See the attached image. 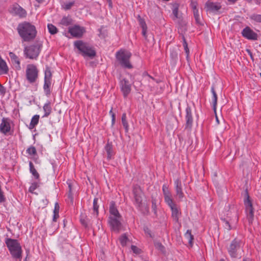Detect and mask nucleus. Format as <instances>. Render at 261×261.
<instances>
[{
  "instance_id": "nucleus-1",
  "label": "nucleus",
  "mask_w": 261,
  "mask_h": 261,
  "mask_svg": "<svg viewBox=\"0 0 261 261\" xmlns=\"http://www.w3.org/2000/svg\"><path fill=\"white\" fill-rule=\"evenodd\" d=\"M17 31L24 42H30L36 38L37 33L35 25L26 21L19 23Z\"/></svg>"
},
{
  "instance_id": "nucleus-2",
  "label": "nucleus",
  "mask_w": 261,
  "mask_h": 261,
  "mask_svg": "<svg viewBox=\"0 0 261 261\" xmlns=\"http://www.w3.org/2000/svg\"><path fill=\"white\" fill-rule=\"evenodd\" d=\"M163 193L165 202L170 207L171 210V217L173 220L176 223L179 222V218L181 215L180 208L174 202L172 194L169 190L168 187L164 185L162 187Z\"/></svg>"
},
{
  "instance_id": "nucleus-3",
  "label": "nucleus",
  "mask_w": 261,
  "mask_h": 261,
  "mask_svg": "<svg viewBox=\"0 0 261 261\" xmlns=\"http://www.w3.org/2000/svg\"><path fill=\"white\" fill-rule=\"evenodd\" d=\"M5 243L12 257L15 259L21 260L22 255V247L16 239L6 238Z\"/></svg>"
},
{
  "instance_id": "nucleus-4",
  "label": "nucleus",
  "mask_w": 261,
  "mask_h": 261,
  "mask_svg": "<svg viewBox=\"0 0 261 261\" xmlns=\"http://www.w3.org/2000/svg\"><path fill=\"white\" fill-rule=\"evenodd\" d=\"M74 46L79 51L80 54L85 58L93 59L96 55L94 48L88 43L82 40H76L74 42Z\"/></svg>"
},
{
  "instance_id": "nucleus-5",
  "label": "nucleus",
  "mask_w": 261,
  "mask_h": 261,
  "mask_svg": "<svg viewBox=\"0 0 261 261\" xmlns=\"http://www.w3.org/2000/svg\"><path fill=\"white\" fill-rule=\"evenodd\" d=\"M42 47V42L39 41L25 47L23 50L25 57L32 60H36L41 51Z\"/></svg>"
},
{
  "instance_id": "nucleus-6",
  "label": "nucleus",
  "mask_w": 261,
  "mask_h": 261,
  "mask_svg": "<svg viewBox=\"0 0 261 261\" xmlns=\"http://www.w3.org/2000/svg\"><path fill=\"white\" fill-rule=\"evenodd\" d=\"M132 54L130 51L121 49L116 53V58L120 65L124 68L132 69L133 67L130 62Z\"/></svg>"
},
{
  "instance_id": "nucleus-7",
  "label": "nucleus",
  "mask_w": 261,
  "mask_h": 261,
  "mask_svg": "<svg viewBox=\"0 0 261 261\" xmlns=\"http://www.w3.org/2000/svg\"><path fill=\"white\" fill-rule=\"evenodd\" d=\"M25 76L28 82L30 84L35 83L39 76V70L37 66L33 64H30L27 65Z\"/></svg>"
},
{
  "instance_id": "nucleus-8",
  "label": "nucleus",
  "mask_w": 261,
  "mask_h": 261,
  "mask_svg": "<svg viewBox=\"0 0 261 261\" xmlns=\"http://www.w3.org/2000/svg\"><path fill=\"white\" fill-rule=\"evenodd\" d=\"M242 241L238 238L234 239L227 247L228 253L231 258H237L242 248Z\"/></svg>"
},
{
  "instance_id": "nucleus-9",
  "label": "nucleus",
  "mask_w": 261,
  "mask_h": 261,
  "mask_svg": "<svg viewBox=\"0 0 261 261\" xmlns=\"http://www.w3.org/2000/svg\"><path fill=\"white\" fill-rule=\"evenodd\" d=\"M245 198L244 200L247 218L249 223H252L254 219V208L247 190L245 191Z\"/></svg>"
},
{
  "instance_id": "nucleus-10",
  "label": "nucleus",
  "mask_w": 261,
  "mask_h": 261,
  "mask_svg": "<svg viewBox=\"0 0 261 261\" xmlns=\"http://www.w3.org/2000/svg\"><path fill=\"white\" fill-rule=\"evenodd\" d=\"M222 6L220 3L208 0L204 5V9L207 13L218 15L221 13Z\"/></svg>"
},
{
  "instance_id": "nucleus-11",
  "label": "nucleus",
  "mask_w": 261,
  "mask_h": 261,
  "mask_svg": "<svg viewBox=\"0 0 261 261\" xmlns=\"http://www.w3.org/2000/svg\"><path fill=\"white\" fill-rule=\"evenodd\" d=\"M133 193L135 198V204L138 210L143 215H149V207L147 205L143 206L141 195L138 193L136 191H134Z\"/></svg>"
},
{
  "instance_id": "nucleus-12",
  "label": "nucleus",
  "mask_w": 261,
  "mask_h": 261,
  "mask_svg": "<svg viewBox=\"0 0 261 261\" xmlns=\"http://www.w3.org/2000/svg\"><path fill=\"white\" fill-rule=\"evenodd\" d=\"M68 32L73 37L80 38L86 33V29L84 27L74 24L68 28Z\"/></svg>"
},
{
  "instance_id": "nucleus-13",
  "label": "nucleus",
  "mask_w": 261,
  "mask_h": 261,
  "mask_svg": "<svg viewBox=\"0 0 261 261\" xmlns=\"http://www.w3.org/2000/svg\"><path fill=\"white\" fill-rule=\"evenodd\" d=\"M185 129L191 130L193 124V117L192 115V109L189 106H187L186 108L185 116Z\"/></svg>"
},
{
  "instance_id": "nucleus-14",
  "label": "nucleus",
  "mask_w": 261,
  "mask_h": 261,
  "mask_svg": "<svg viewBox=\"0 0 261 261\" xmlns=\"http://www.w3.org/2000/svg\"><path fill=\"white\" fill-rule=\"evenodd\" d=\"M121 91L124 98H126L132 90V85L129 81L125 78L122 79L120 82Z\"/></svg>"
},
{
  "instance_id": "nucleus-15",
  "label": "nucleus",
  "mask_w": 261,
  "mask_h": 261,
  "mask_svg": "<svg viewBox=\"0 0 261 261\" xmlns=\"http://www.w3.org/2000/svg\"><path fill=\"white\" fill-rule=\"evenodd\" d=\"M9 12L12 15L17 16L20 18H24L27 14V11L16 3L12 5Z\"/></svg>"
},
{
  "instance_id": "nucleus-16",
  "label": "nucleus",
  "mask_w": 261,
  "mask_h": 261,
  "mask_svg": "<svg viewBox=\"0 0 261 261\" xmlns=\"http://www.w3.org/2000/svg\"><path fill=\"white\" fill-rule=\"evenodd\" d=\"M121 218L109 217L108 222L111 229L114 231L119 232L121 229L122 224L120 222Z\"/></svg>"
},
{
  "instance_id": "nucleus-17",
  "label": "nucleus",
  "mask_w": 261,
  "mask_h": 261,
  "mask_svg": "<svg viewBox=\"0 0 261 261\" xmlns=\"http://www.w3.org/2000/svg\"><path fill=\"white\" fill-rule=\"evenodd\" d=\"M241 34L243 37L249 40L255 41L258 39L257 34L248 26L242 30Z\"/></svg>"
},
{
  "instance_id": "nucleus-18",
  "label": "nucleus",
  "mask_w": 261,
  "mask_h": 261,
  "mask_svg": "<svg viewBox=\"0 0 261 261\" xmlns=\"http://www.w3.org/2000/svg\"><path fill=\"white\" fill-rule=\"evenodd\" d=\"M109 213L110 214L109 217L121 218V216L117 208L116 203L114 201H112L110 202L109 207Z\"/></svg>"
},
{
  "instance_id": "nucleus-19",
  "label": "nucleus",
  "mask_w": 261,
  "mask_h": 261,
  "mask_svg": "<svg viewBox=\"0 0 261 261\" xmlns=\"http://www.w3.org/2000/svg\"><path fill=\"white\" fill-rule=\"evenodd\" d=\"M175 189L176 195L180 199L184 197V194L182 192L181 182L179 179H177L174 181Z\"/></svg>"
},
{
  "instance_id": "nucleus-20",
  "label": "nucleus",
  "mask_w": 261,
  "mask_h": 261,
  "mask_svg": "<svg viewBox=\"0 0 261 261\" xmlns=\"http://www.w3.org/2000/svg\"><path fill=\"white\" fill-rule=\"evenodd\" d=\"M10 124L7 118H3L2 120V123L0 124V131L6 134L10 130Z\"/></svg>"
},
{
  "instance_id": "nucleus-21",
  "label": "nucleus",
  "mask_w": 261,
  "mask_h": 261,
  "mask_svg": "<svg viewBox=\"0 0 261 261\" xmlns=\"http://www.w3.org/2000/svg\"><path fill=\"white\" fill-rule=\"evenodd\" d=\"M137 20L139 22L140 26L141 27L142 29V34L143 37L146 39L147 38V26L145 22V21L144 18H142L140 15L137 16Z\"/></svg>"
},
{
  "instance_id": "nucleus-22",
  "label": "nucleus",
  "mask_w": 261,
  "mask_h": 261,
  "mask_svg": "<svg viewBox=\"0 0 261 261\" xmlns=\"http://www.w3.org/2000/svg\"><path fill=\"white\" fill-rule=\"evenodd\" d=\"M9 55L11 59V61L12 64L15 66V68L18 70H20V62L18 57L13 52H10L9 53Z\"/></svg>"
},
{
  "instance_id": "nucleus-23",
  "label": "nucleus",
  "mask_w": 261,
  "mask_h": 261,
  "mask_svg": "<svg viewBox=\"0 0 261 261\" xmlns=\"http://www.w3.org/2000/svg\"><path fill=\"white\" fill-rule=\"evenodd\" d=\"M105 149L107 154V159L110 160L115 153L113 149V145L112 142H108L105 146Z\"/></svg>"
},
{
  "instance_id": "nucleus-24",
  "label": "nucleus",
  "mask_w": 261,
  "mask_h": 261,
  "mask_svg": "<svg viewBox=\"0 0 261 261\" xmlns=\"http://www.w3.org/2000/svg\"><path fill=\"white\" fill-rule=\"evenodd\" d=\"M211 92L212 93V103H213V110L216 111V106L217 105V94L215 91V88L214 85H213L211 87Z\"/></svg>"
},
{
  "instance_id": "nucleus-25",
  "label": "nucleus",
  "mask_w": 261,
  "mask_h": 261,
  "mask_svg": "<svg viewBox=\"0 0 261 261\" xmlns=\"http://www.w3.org/2000/svg\"><path fill=\"white\" fill-rule=\"evenodd\" d=\"M51 81L44 80L43 90L47 96L51 94Z\"/></svg>"
},
{
  "instance_id": "nucleus-26",
  "label": "nucleus",
  "mask_w": 261,
  "mask_h": 261,
  "mask_svg": "<svg viewBox=\"0 0 261 261\" xmlns=\"http://www.w3.org/2000/svg\"><path fill=\"white\" fill-rule=\"evenodd\" d=\"M43 110L44 112V114L43 116V117H47L52 112V108L50 101H47L44 105Z\"/></svg>"
},
{
  "instance_id": "nucleus-27",
  "label": "nucleus",
  "mask_w": 261,
  "mask_h": 261,
  "mask_svg": "<svg viewBox=\"0 0 261 261\" xmlns=\"http://www.w3.org/2000/svg\"><path fill=\"white\" fill-rule=\"evenodd\" d=\"M171 5V10L174 18L173 20L178 18V10L179 7V4L177 3H172Z\"/></svg>"
},
{
  "instance_id": "nucleus-28",
  "label": "nucleus",
  "mask_w": 261,
  "mask_h": 261,
  "mask_svg": "<svg viewBox=\"0 0 261 261\" xmlns=\"http://www.w3.org/2000/svg\"><path fill=\"white\" fill-rule=\"evenodd\" d=\"M185 237L188 241L189 246L192 247L193 245L194 236L192 234L191 230H187L185 233Z\"/></svg>"
},
{
  "instance_id": "nucleus-29",
  "label": "nucleus",
  "mask_w": 261,
  "mask_h": 261,
  "mask_svg": "<svg viewBox=\"0 0 261 261\" xmlns=\"http://www.w3.org/2000/svg\"><path fill=\"white\" fill-rule=\"evenodd\" d=\"M39 118V115H35L32 118L29 126V129H33L38 124Z\"/></svg>"
},
{
  "instance_id": "nucleus-30",
  "label": "nucleus",
  "mask_w": 261,
  "mask_h": 261,
  "mask_svg": "<svg viewBox=\"0 0 261 261\" xmlns=\"http://www.w3.org/2000/svg\"><path fill=\"white\" fill-rule=\"evenodd\" d=\"M73 20L71 17L69 16H64L62 18L60 21V24L64 26H69L72 24Z\"/></svg>"
},
{
  "instance_id": "nucleus-31",
  "label": "nucleus",
  "mask_w": 261,
  "mask_h": 261,
  "mask_svg": "<svg viewBox=\"0 0 261 261\" xmlns=\"http://www.w3.org/2000/svg\"><path fill=\"white\" fill-rule=\"evenodd\" d=\"M29 167H30V171L32 173V174L34 176V177L38 179L39 178L40 175L38 173L36 169L35 168V167L32 162H29Z\"/></svg>"
},
{
  "instance_id": "nucleus-32",
  "label": "nucleus",
  "mask_w": 261,
  "mask_h": 261,
  "mask_svg": "<svg viewBox=\"0 0 261 261\" xmlns=\"http://www.w3.org/2000/svg\"><path fill=\"white\" fill-rule=\"evenodd\" d=\"M194 17L196 21V23L198 25H203L201 21V16L199 13V10H195L193 11Z\"/></svg>"
},
{
  "instance_id": "nucleus-33",
  "label": "nucleus",
  "mask_w": 261,
  "mask_h": 261,
  "mask_svg": "<svg viewBox=\"0 0 261 261\" xmlns=\"http://www.w3.org/2000/svg\"><path fill=\"white\" fill-rule=\"evenodd\" d=\"M98 208L99 205L98 204V198H95L93 200V214L97 217L98 215Z\"/></svg>"
},
{
  "instance_id": "nucleus-34",
  "label": "nucleus",
  "mask_w": 261,
  "mask_h": 261,
  "mask_svg": "<svg viewBox=\"0 0 261 261\" xmlns=\"http://www.w3.org/2000/svg\"><path fill=\"white\" fill-rule=\"evenodd\" d=\"M52 74L50 68L48 66L46 67L44 72V80L51 81Z\"/></svg>"
},
{
  "instance_id": "nucleus-35",
  "label": "nucleus",
  "mask_w": 261,
  "mask_h": 261,
  "mask_svg": "<svg viewBox=\"0 0 261 261\" xmlns=\"http://www.w3.org/2000/svg\"><path fill=\"white\" fill-rule=\"evenodd\" d=\"M151 208L154 215L157 217V200L153 196L151 197Z\"/></svg>"
},
{
  "instance_id": "nucleus-36",
  "label": "nucleus",
  "mask_w": 261,
  "mask_h": 261,
  "mask_svg": "<svg viewBox=\"0 0 261 261\" xmlns=\"http://www.w3.org/2000/svg\"><path fill=\"white\" fill-rule=\"evenodd\" d=\"M221 220L224 223V227L225 229L228 230H230L232 229V227L231 226V222H230V220H227L226 218H221Z\"/></svg>"
},
{
  "instance_id": "nucleus-37",
  "label": "nucleus",
  "mask_w": 261,
  "mask_h": 261,
  "mask_svg": "<svg viewBox=\"0 0 261 261\" xmlns=\"http://www.w3.org/2000/svg\"><path fill=\"white\" fill-rule=\"evenodd\" d=\"M121 121L123 126L125 128V130L126 132H127L128 130V124L126 120V115L125 113H123L121 117Z\"/></svg>"
},
{
  "instance_id": "nucleus-38",
  "label": "nucleus",
  "mask_w": 261,
  "mask_h": 261,
  "mask_svg": "<svg viewBox=\"0 0 261 261\" xmlns=\"http://www.w3.org/2000/svg\"><path fill=\"white\" fill-rule=\"evenodd\" d=\"M47 28L48 30V32L51 35H55L57 34L58 32V30L56 26L53 25V24L49 23L47 24Z\"/></svg>"
},
{
  "instance_id": "nucleus-39",
  "label": "nucleus",
  "mask_w": 261,
  "mask_h": 261,
  "mask_svg": "<svg viewBox=\"0 0 261 261\" xmlns=\"http://www.w3.org/2000/svg\"><path fill=\"white\" fill-rule=\"evenodd\" d=\"M26 152L31 156L37 155V150L36 148L33 146H30L26 150Z\"/></svg>"
},
{
  "instance_id": "nucleus-40",
  "label": "nucleus",
  "mask_w": 261,
  "mask_h": 261,
  "mask_svg": "<svg viewBox=\"0 0 261 261\" xmlns=\"http://www.w3.org/2000/svg\"><path fill=\"white\" fill-rule=\"evenodd\" d=\"M250 19L257 23H261V14H252L250 16Z\"/></svg>"
},
{
  "instance_id": "nucleus-41",
  "label": "nucleus",
  "mask_w": 261,
  "mask_h": 261,
  "mask_svg": "<svg viewBox=\"0 0 261 261\" xmlns=\"http://www.w3.org/2000/svg\"><path fill=\"white\" fill-rule=\"evenodd\" d=\"M183 40V46L184 47L185 51L186 53L187 59L188 60L189 58L190 50L188 46V43L186 40V39L184 36L182 37Z\"/></svg>"
},
{
  "instance_id": "nucleus-42",
  "label": "nucleus",
  "mask_w": 261,
  "mask_h": 261,
  "mask_svg": "<svg viewBox=\"0 0 261 261\" xmlns=\"http://www.w3.org/2000/svg\"><path fill=\"white\" fill-rule=\"evenodd\" d=\"M128 240V238L125 233L123 234L119 238L120 243L122 246H125L126 245Z\"/></svg>"
},
{
  "instance_id": "nucleus-43",
  "label": "nucleus",
  "mask_w": 261,
  "mask_h": 261,
  "mask_svg": "<svg viewBox=\"0 0 261 261\" xmlns=\"http://www.w3.org/2000/svg\"><path fill=\"white\" fill-rule=\"evenodd\" d=\"M170 58L174 63H175L178 59V54L174 50L170 51Z\"/></svg>"
},
{
  "instance_id": "nucleus-44",
  "label": "nucleus",
  "mask_w": 261,
  "mask_h": 261,
  "mask_svg": "<svg viewBox=\"0 0 261 261\" xmlns=\"http://www.w3.org/2000/svg\"><path fill=\"white\" fill-rule=\"evenodd\" d=\"M39 187V184L37 182L32 183L29 189V192L34 193V191Z\"/></svg>"
},
{
  "instance_id": "nucleus-45",
  "label": "nucleus",
  "mask_w": 261,
  "mask_h": 261,
  "mask_svg": "<svg viewBox=\"0 0 261 261\" xmlns=\"http://www.w3.org/2000/svg\"><path fill=\"white\" fill-rule=\"evenodd\" d=\"M197 6H198V3L196 1H194V0L191 1L190 7H191V9H192L193 11L198 10L197 9Z\"/></svg>"
},
{
  "instance_id": "nucleus-46",
  "label": "nucleus",
  "mask_w": 261,
  "mask_h": 261,
  "mask_svg": "<svg viewBox=\"0 0 261 261\" xmlns=\"http://www.w3.org/2000/svg\"><path fill=\"white\" fill-rule=\"evenodd\" d=\"M103 29L104 27L102 25L99 29H98V32H99L98 35L101 38H104L106 36L104 31H103Z\"/></svg>"
},
{
  "instance_id": "nucleus-47",
  "label": "nucleus",
  "mask_w": 261,
  "mask_h": 261,
  "mask_svg": "<svg viewBox=\"0 0 261 261\" xmlns=\"http://www.w3.org/2000/svg\"><path fill=\"white\" fill-rule=\"evenodd\" d=\"M155 247L162 252L165 251V247L160 242H156L154 244Z\"/></svg>"
},
{
  "instance_id": "nucleus-48",
  "label": "nucleus",
  "mask_w": 261,
  "mask_h": 261,
  "mask_svg": "<svg viewBox=\"0 0 261 261\" xmlns=\"http://www.w3.org/2000/svg\"><path fill=\"white\" fill-rule=\"evenodd\" d=\"M74 4V2H71L69 3H65L64 5V9L65 10H69L71 9L72 6H73Z\"/></svg>"
},
{
  "instance_id": "nucleus-49",
  "label": "nucleus",
  "mask_w": 261,
  "mask_h": 261,
  "mask_svg": "<svg viewBox=\"0 0 261 261\" xmlns=\"http://www.w3.org/2000/svg\"><path fill=\"white\" fill-rule=\"evenodd\" d=\"M144 231L146 234L148 235L149 237L153 238L154 237L153 235L151 233V231L150 229L147 227H144Z\"/></svg>"
},
{
  "instance_id": "nucleus-50",
  "label": "nucleus",
  "mask_w": 261,
  "mask_h": 261,
  "mask_svg": "<svg viewBox=\"0 0 261 261\" xmlns=\"http://www.w3.org/2000/svg\"><path fill=\"white\" fill-rule=\"evenodd\" d=\"M131 249L133 251V252L136 254H139L140 253V249L139 248H138L136 246L132 245Z\"/></svg>"
},
{
  "instance_id": "nucleus-51",
  "label": "nucleus",
  "mask_w": 261,
  "mask_h": 261,
  "mask_svg": "<svg viewBox=\"0 0 261 261\" xmlns=\"http://www.w3.org/2000/svg\"><path fill=\"white\" fill-rule=\"evenodd\" d=\"M67 197H68V199L70 200V202L71 204H73L74 198H73V194L72 192H68V194H67Z\"/></svg>"
},
{
  "instance_id": "nucleus-52",
  "label": "nucleus",
  "mask_w": 261,
  "mask_h": 261,
  "mask_svg": "<svg viewBox=\"0 0 261 261\" xmlns=\"http://www.w3.org/2000/svg\"><path fill=\"white\" fill-rule=\"evenodd\" d=\"M60 206L58 202H56L55 204V207L54 210V213H59Z\"/></svg>"
},
{
  "instance_id": "nucleus-53",
  "label": "nucleus",
  "mask_w": 261,
  "mask_h": 261,
  "mask_svg": "<svg viewBox=\"0 0 261 261\" xmlns=\"http://www.w3.org/2000/svg\"><path fill=\"white\" fill-rule=\"evenodd\" d=\"M0 93L3 95L6 93V88L2 85H0Z\"/></svg>"
},
{
  "instance_id": "nucleus-54",
  "label": "nucleus",
  "mask_w": 261,
  "mask_h": 261,
  "mask_svg": "<svg viewBox=\"0 0 261 261\" xmlns=\"http://www.w3.org/2000/svg\"><path fill=\"white\" fill-rule=\"evenodd\" d=\"M67 184L68 187V192H72V183H71V181L68 180L67 181Z\"/></svg>"
},
{
  "instance_id": "nucleus-55",
  "label": "nucleus",
  "mask_w": 261,
  "mask_h": 261,
  "mask_svg": "<svg viewBox=\"0 0 261 261\" xmlns=\"http://www.w3.org/2000/svg\"><path fill=\"white\" fill-rule=\"evenodd\" d=\"M59 217V213H54L53 221L54 222H56Z\"/></svg>"
},
{
  "instance_id": "nucleus-56",
  "label": "nucleus",
  "mask_w": 261,
  "mask_h": 261,
  "mask_svg": "<svg viewBox=\"0 0 261 261\" xmlns=\"http://www.w3.org/2000/svg\"><path fill=\"white\" fill-rule=\"evenodd\" d=\"M81 222L85 227H87V223L85 219H81Z\"/></svg>"
},
{
  "instance_id": "nucleus-57",
  "label": "nucleus",
  "mask_w": 261,
  "mask_h": 261,
  "mask_svg": "<svg viewBox=\"0 0 261 261\" xmlns=\"http://www.w3.org/2000/svg\"><path fill=\"white\" fill-rule=\"evenodd\" d=\"M116 119H112L111 126H113L115 123Z\"/></svg>"
},
{
  "instance_id": "nucleus-58",
  "label": "nucleus",
  "mask_w": 261,
  "mask_h": 261,
  "mask_svg": "<svg viewBox=\"0 0 261 261\" xmlns=\"http://www.w3.org/2000/svg\"><path fill=\"white\" fill-rule=\"evenodd\" d=\"M230 4H234L238 0H227Z\"/></svg>"
},
{
  "instance_id": "nucleus-59",
  "label": "nucleus",
  "mask_w": 261,
  "mask_h": 261,
  "mask_svg": "<svg viewBox=\"0 0 261 261\" xmlns=\"http://www.w3.org/2000/svg\"><path fill=\"white\" fill-rule=\"evenodd\" d=\"M255 4L257 5L261 4V0H255Z\"/></svg>"
},
{
  "instance_id": "nucleus-60",
  "label": "nucleus",
  "mask_w": 261,
  "mask_h": 261,
  "mask_svg": "<svg viewBox=\"0 0 261 261\" xmlns=\"http://www.w3.org/2000/svg\"><path fill=\"white\" fill-rule=\"evenodd\" d=\"M147 75L151 79V80H152L153 81H156V79H154L153 77H152V76L150 75L149 74H148V73H147Z\"/></svg>"
},
{
  "instance_id": "nucleus-61",
  "label": "nucleus",
  "mask_w": 261,
  "mask_h": 261,
  "mask_svg": "<svg viewBox=\"0 0 261 261\" xmlns=\"http://www.w3.org/2000/svg\"><path fill=\"white\" fill-rule=\"evenodd\" d=\"M109 114L111 116H112V114H115L113 112V108H112L111 110L109 112Z\"/></svg>"
},
{
  "instance_id": "nucleus-62",
  "label": "nucleus",
  "mask_w": 261,
  "mask_h": 261,
  "mask_svg": "<svg viewBox=\"0 0 261 261\" xmlns=\"http://www.w3.org/2000/svg\"><path fill=\"white\" fill-rule=\"evenodd\" d=\"M243 261H251L249 258H244L243 259Z\"/></svg>"
},
{
  "instance_id": "nucleus-63",
  "label": "nucleus",
  "mask_w": 261,
  "mask_h": 261,
  "mask_svg": "<svg viewBox=\"0 0 261 261\" xmlns=\"http://www.w3.org/2000/svg\"><path fill=\"white\" fill-rule=\"evenodd\" d=\"M111 117L112 119H116L115 114H112Z\"/></svg>"
},
{
  "instance_id": "nucleus-64",
  "label": "nucleus",
  "mask_w": 261,
  "mask_h": 261,
  "mask_svg": "<svg viewBox=\"0 0 261 261\" xmlns=\"http://www.w3.org/2000/svg\"><path fill=\"white\" fill-rule=\"evenodd\" d=\"M39 3H42L43 2V0H36Z\"/></svg>"
}]
</instances>
